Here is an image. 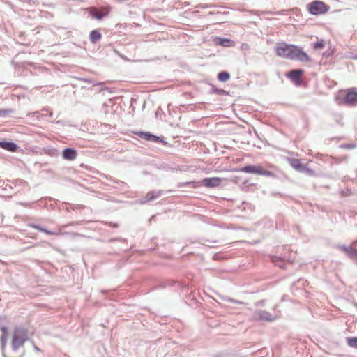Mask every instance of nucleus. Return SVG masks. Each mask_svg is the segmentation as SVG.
Returning <instances> with one entry per match:
<instances>
[{"instance_id": "f257e3e1", "label": "nucleus", "mask_w": 357, "mask_h": 357, "mask_svg": "<svg viewBox=\"0 0 357 357\" xmlns=\"http://www.w3.org/2000/svg\"><path fill=\"white\" fill-rule=\"evenodd\" d=\"M2 351L4 357H20L23 354V346L27 340L26 331L22 328H15L10 333L2 328Z\"/></svg>"}, {"instance_id": "f03ea898", "label": "nucleus", "mask_w": 357, "mask_h": 357, "mask_svg": "<svg viewBox=\"0 0 357 357\" xmlns=\"http://www.w3.org/2000/svg\"><path fill=\"white\" fill-rule=\"evenodd\" d=\"M278 56L289 59H297L301 61H310V57L298 47L284 43L278 44L275 47Z\"/></svg>"}, {"instance_id": "7ed1b4c3", "label": "nucleus", "mask_w": 357, "mask_h": 357, "mask_svg": "<svg viewBox=\"0 0 357 357\" xmlns=\"http://www.w3.org/2000/svg\"><path fill=\"white\" fill-rule=\"evenodd\" d=\"M338 104L354 105L357 103V92L351 91H340L336 96Z\"/></svg>"}, {"instance_id": "20e7f679", "label": "nucleus", "mask_w": 357, "mask_h": 357, "mask_svg": "<svg viewBox=\"0 0 357 357\" xmlns=\"http://www.w3.org/2000/svg\"><path fill=\"white\" fill-rule=\"evenodd\" d=\"M309 10L313 15H319L326 13L327 8L323 2L316 1L310 5Z\"/></svg>"}, {"instance_id": "39448f33", "label": "nucleus", "mask_w": 357, "mask_h": 357, "mask_svg": "<svg viewBox=\"0 0 357 357\" xmlns=\"http://www.w3.org/2000/svg\"><path fill=\"white\" fill-rule=\"evenodd\" d=\"M243 171L247 173L256 174L260 175H269L270 173L261 168L260 166H246L243 169Z\"/></svg>"}, {"instance_id": "423d86ee", "label": "nucleus", "mask_w": 357, "mask_h": 357, "mask_svg": "<svg viewBox=\"0 0 357 357\" xmlns=\"http://www.w3.org/2000/svg\"><path fill=\"white\" fill-rule=\"evenodd\" d=\"M221 183V179L220 178H209L204 179L202 181L203 185L210 188H213L218 186Z\"/></svg>"}, {"instance_id": "0eeeda50", "label": "nucleus", "mask_w": 357, "mask_h": 357, "mask_svg": "<svg viewBox=\"0 0 357 357\" xmlns=\"http://www.w3.org/2000/svg\"><path fill=\"white\" fill-rule=\"evenodd\" d=\"M255 318L256 319L264 320V321H272L275 319V316L269 314L265 311H258Z\"/></svg>"}, {"instance_id": "6e6552de", "label": "nucleus", "mask_w": 357, "mask_h": 357, "mask_svg": "<svg viewBox=\"0 0 357 357\" xmlns=\"http://www.w3.org/2000/svg\"><path fill=\"white\" fill-rule=\"evenodd\" d=\"M77 152L72 149H66L63 152V158L65 160H73L76 158Z\"/></svg>"}, {"instance_id": "1a4fd4ad", "label": "nucleus", "mask_w": 357, "mask_h": 357, "mask_svg": "<svg viewBox=\"0 0 357 357\" xmlns=\"http://www.w3.org/2000/svg\"><path fill=\"white\" fill-rule=\"evenodd\" d=\"M215 43L223 47H231L234 45V42L229 39H222L217 38L215 39Z\"/></svg>"}, {"instance_id": "9d476101", "label": "nucleus", "mask_w": 357, "mask_h": 357, "mask_svg": "<svg viewBox=\"0 0 357 357\" xmlns=\"http://www.w3.org/2000/svg\"><path fill=\"white\" fill-rule=\"evenodd\" d=\"M0 146L11 151H15L17 148V146L14 143L10 142H0Z\"/></svg>"}, {"instance_id": "9b49d317", "label": "nucleus", "mask_w": 357, "mask_h": 357, "mask_svg": "<svg viewBox=\"0 0 357 357\" xmlns=\"http://www.w3.org/2000/svg\"><path fill=\"white\" fill-rule=\"evenodd\" d=\"M303 74V70H294L289 73V77L294 80L297 84H298L299 78L301 75Z\"/></svg>"}, {"instance_id": "f8f14e48", "label": "nucleus", "mask_w": 357, "mask_h": 357, "mask_svg": "<svg viewBox=\"0 0 357 357\" xmlns=\"http://www.w3.org/2000/svg\"><path fill=\"white\" fill-rule=\"evenodd\" d=\"M108 13V10H107L106 8L102 10H93L91 11V14L92 15L98 19V20H101L104 16H105Z\"/></svg>"}, {"instance_id": "ddd939ff", "label": "nucleus", "mask_w": 357, "mask_h": 357, "mask_svg": "<svg viewBox=\"0 0 357 357\" xmlns=\"http://www.w3.org/2000/svg\"><path fill=\"white\" fill-rule=\"evenodd\" d=\"M158 194L155 192H149L146 196L141 200L142 204L146 203L158 197Z\"/></svg>"}, {"instance_id": "4468645a", "label": "nucleus", "mask_w": 357, "mask_h": 357, "mask_svg": "<svg viewBox=\"0 0 357 357\" xmlns=\"http://www.w3.org/2000/svg\"><path fill=\"white\" fill-rule=\"evenodd\" d=\"M101 35L98 31H93L90 34V39L93 43L98 41Z\"/></svg>"}, {"instance_id": "2eb2a0df", "label": "nucleus", "mask_w": 357, "mask_h": 357, "mask_svg": "<svg viewBox=\"0 0 357 357\" xmlns=\"http://www.w3.org/2000/svg\"><path fill=\"white\" fill-rule=\"evenodd\" d=\"M225 301L227 303L226 307H227L229 308H234V305L241 304V303H240V302H238L237 301H234V300L231 299V298H226Z\"/></svg>"}, {"instance_id": "dca6fc26", "label": "nucleus", "mask_w": 357, "mask_h": 357, "mask_svg": "<svg viewBox=\"0 0 357 357\" xmlns=\"http://www.w3.org/2000/svg\"><path fill=\"white\" fill-rule=\"evenodd\" d=\"M290 164L292 167H294L296 170H301L302 165L300 164V162L298 160L292 159L290 160Z\"/></svg>"}, {"instance_id": "f3484780", "label": "nucleus", "mask_w": 357, "mask_h": 357, "mask_svg": "<svg viewBox=\"0 0 357 357\" xmlns=\"http://www.w3.org/2000/svg\"><path fill=\"white\" fill-rule=\"evenodd\" d=\"M229 77L230 75L227 72H222L218 75V79L221 82H226L229 79Z\"/></svg>"}, {"instance_id": "a211bd4d", "label": "nucleus", "mask_w": 357, "mask_h": 357, "mask_svg": "<svg viewBox=\"0 0 357 357\" xmlns=\"http://www.w3.org/2000/svg\"><path fill=\"white\" fill-rule=\"evenodd\" d=\"M347 342L350 347L357 348V337L347 338Z\"/></svg>"}, {"instance_id": "6ab92c4d", "label": "nucleus", "mask_w": 357, "mask_h": 357, "mask_svg": "<svg viewBox=\"0 0 357 357\" xmlns=\"http://www.w3.org/2000/svg\"><path fill=\"white\" fill-rule=\"evenodd\" d=\"M324 42L322 40H318L314 45V50H320L324 47Z\"/></svg>"}, {"instance_id": "aec40b11", "label": "nucleus", "mask_w": 357, "mask_h": 357, "mask_svg": "<svg viewBox=\"0 0 357 357\" xmlns=\"http://www.w3.org/2000/svg\"><path fill=\"white\" fill-rule=\"evenodd\" d=\"M144 137L149 140H152V141H158V137L154 136V135H152L151 134H148V133H143L142 134Z\"/></svg>"}, {"instance_id": "412c9836", "label": "nucleus", "mask_w": 357, "mask_h": 357, "mask_svg": "<svg viewBox=\"0 0 357 357\" xmlns=\"http://www.w3.org/2000/svg\"><path fill=\"white\" fill-rule=\"evenodd\" d=\"M273 261L278 266L282 268L283 266H282V259L278 258V257H274L273 259Z\"/></svg>"}, {"instance_id": "4be33fe9", "label": "nucleus", "mask_w": 357, "mask_h": 357, "mask_svg": "<svg viewBox=\"0 0 357 357\" xmlns=\"http://www.w3.org/2000/svg\"><path fill=\"white\" fill-rule=\"evenodd\" d=\"M170 354H167L165 357H169Z\"/></svg>"}, {"instance_id": "5701e85b", "label": "nucleus", "mask_w": 357, "mask_h": 357, "mask_svg": "<svg viewBox=\"0 0 357 357\" xmlns=\"http://www.w3.org/2000/svg\"><path fill=\"white\" fill-rule=\"evenodd\" d=\"M173 357H176V356L175 355H174Z\"/></svg>"}]
</instances>
